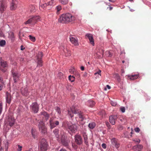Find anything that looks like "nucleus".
Segmentation results:
<instances>
[{
    "label": "nucleus",
    "mask_w": 151,
    "mask_h": 151,
    "mask_svg": "<svg viewBox=\"0 0 151 151\" xmlns=\"http://www.w3.org/2000/svg\"><path fill=\"white\" fill-rule=\"evenodd\" d=\"M62 126L66 128L71 135L72 134L75 133L78 129V126L76 124H73L66 121L63 122Z\"/></svg>",
    "instance_id": "obj_1"
},
{
    "label": "nucleus",
    "mask_w": 151,
    "mask_h": 151,
    "mask_svg": "<svg viewBox=\"0 0 151 151\" xmlns=\"http://www.w3.org/2000/svg\"><path fill=\"white\" fill-rule=\"evenodd\" d=\"M68 114L71 118L73 116L74 114H77L78 117L81 121H83L84 118L83 113L74 106L71 108L70 110H68Z\"/></svg>",
    "instance_id": "obj_2"
},
{
    "label": "nucleus",
    "mask_w": 151,
    "mask_h": 151,
    "mask_svg": "<svg viewBox=\"0 0 151 151\" xmlns=\"http://www.w3.org/2000/svg\"><path fill=\"white\" fill-rule=\"evenodd\" d=\"M75 18L68 13L62 14L58 19L59 22L63 23H67L74 20Z\"/></svg>",
    "instance_id": "obj_3"
},
{
    "label": "nucleus",
    "mask_w": 151,
    "mask_h": 151,
    "mask_svg": "<svg viewBox=\"0 0 151 151\" xmlns=\"http://www.w3.org/2000/svg\"><path fill=\"white\" fill-rule=\"evenodd\" d=\"M14 67H12V69L11 71V73L14 82L16 83L19 80L20 74L19 73L17 69L16 63H14Z\"/></svg>",
    "instance_id": "obj_4"
},
{
    "label": "nucleus",
    "mask_w": 151,
    "mask_h": 151,
    "mask_svg": "<svg viewBox=\"0 0 151 151\" xmlns=\"http://www.w3.org/2000/svg\"><path fill=\"white\" fill-rule=\"evenodd\" d=\"M41 151H46L48 146V142L44 139H42L40 142V145Z\"/></svg>",
    "instance_id": "obj_5"
},
{
    "label": "nucleus",
    "mask_w": 151,
    "mask_h": 151,
    "mask_svg": "<svg viewBox=\"0 0 151 151\" xmlns=\"http://www.w3.org/2000/svg\"><path fill=\"white\" fill-rule=\"evenodd\" d=\"M39 20L40 17L39 16H34L25 22L24 24H31L32 25H34Z\"/></svg>",
    "instance_id": "obj_6"
},
{
    "label": "nucleus",
    "mask_w": 151,
    "mask_h": 151,
    "mask_svg": "<svg viewBox=\"0 0 151 151\" xmlns=\"http://www.w3.org/2000/svg\"><path fill=\"white\" fill-rule=\"evenodd\" d=\"M38 123V127L39 131L42 133L45 134L47 132V128L43 122L40 120L39 121Z\"/></svg>",
    "instance_id": "obj_7"
},
{
    "label": "nucleus",
    "mask_w": 151,
    "mask_h": 151,
    "mask_svg": "<svg viewBox=\"0 0 151 151\" xmlns=\"http://www.w3.org/2000/svg\"><path fill=\"white\" fill-rule=\"evenodd\" d=\"M43 56V55L42 52H38L37 55V67H40L42 66L43 64L42 58Z\"/></svg>",
    "instance_id": "obj_8"
},
{
    "label": "nucleus",
    "mask_w": 151,
    "mask_h": 151,
    "mask_svg": "<svg viewBox=\"0 0 151 151\" xmlns=\"http://www.w3.org/2000/svg\"><path fill=\"white\" fill-rule=\"evenodd\" d=\"M15 122L14 117L12 116L9 115L6 119V124L12 127L14 124Z\"/></svg>",
    "instance_id": "obj_9"
},
{
    "label": "nucleus",
    "mask_w": 151,
    "mask_h": 151,
    "mask_svg": "<svg viewBox=\"0 0 151 151\" xmlns=\"http://www.w3.org/2000/svg\"><path fill=\"white\" fill-rule=\"evenodd\" d=\"M0 69L3 72H5L6 70V68L8 66L7 62L1 59L0 62Z\"/></svg>",
    "instance_id": "obj_10"
},
{
    "label": "nucleus",
    "mask_w": 151,
    "mask_h": 151,
    "mask_svg": "<svg viewBox=\"0 0 151 151\" xmlns=\"http://www.w3.org/2000/svg\"><path fill=\"white\" fill-rule=\"evenodd\" d=\"M69 39L71 42L75 46H78L79 45V42L77 37L75 36L71 35L70 36Z\"/></svg>",
    "instance_id": "obj_11"
},
{
    "label": "nucleus",
    "mask_w": 151,
    "mask_h": 151,
    "mask_svg": "<svg viewBox=\"0 0 151 151\" xmlns=\"http://www.w3.org/2000/svg\"><path fill=\"white\" fill-rule=\"evenodd\" d=\"M7 7L6 3L4 1H0V11L3 13L6 9Z\"/></svg>",
    "instance_id": "obj_12"
},
{
    "label": "nucleus",
    "mask_w": 151,
    "mask_h": 151,
    "mask_svg": "<svg viewBox=\"0 0 151 151\" xmlns=\"http://www.w3.org/2000/svg\"><path fill=\"white\" fill-rule=\"evenodd\" d=\"M39 106L36 102L32 103L30 106L31 109L35 113L37 112L39 110Z\"/></svg>",
    "instance_id": "obj_13"
},
{
    "label": "nucleus",
    "mask_w": 151,
    "mask_h": 151,
    "mask_svg": "<svg viewBox=\"0 0 151 151\" xmlns=\"http://www.w3.org/2000/svg\"><path fill=\"white\" fill-rule=\"evenodd\" d=\"M76 143L78 145H80L82 143V139L81 136L78 134H76L75 136Z\"/></svg>",
    "instance_id": "obj_14"
},
{
    "label": "nucleus",
    "mask_w": 151,
    "mask_h": 151,
    "mask_svg": "<svg viewBox=\"0 0 151 151\" xmlns=\"http://www.w3.org/2000/svg\"><path fill=\"white\" fill-rule=\"evenodd\" d=\"M50 128L52 129L59 125V122L58 121H54L53 119L51 118L50 120Z\"/></svg>",
    "instance_id": "obj_15"
},
{
    "label": "nucleus",
    "mask_w": 151,
    "mask_h": 151,
    "mask_svg": "<svg viewBox=\"0 0 151 151\" xmlns=\"http://www.w3.org/2000/svg\"><path fill=\"white\" fill-rule=\"evenodd\" d=\"M117 116L114 115L109 116V119L110 123L112 125H114L115 124V121L117 119Z\"/></svg>",
    "instance_id": "obj_16"
},
{
    "label": "nucleus",
    "mask_w": 151,
    "mask_h": 151,
    "mask_svg": "<svg viewBox=\"0 0 151 151\" xmlns=\"http://www.w3.org/2000/svg\"><path fill=\"white\" fill-rule=\"evenodd\" d=\"M41 116L43 118V120L47 121L49 119V114L47 112L45 111H43L41 113Z\"/></svg>",
    "instance_id": "obj_17"
},
{
    "label": "nucleus",
    "mask_w": 151,
    "mask_h": 151,
    "mask_svg": "<svg viewBox=\"0 0 151 151\" xmlns=\"http://www.w3.org/2000/svg\"><path fill=\"white\" fill-rule=\"evenodd\" d=\"M60 48L61 49L63 50L65 53V55L66 56H70L71 55V52L70 50H69L67 48H65V46H60Z\"/></svg>",
    "instance_id": "obj_18"
},
{
    "label": "nucleus",
    "mask_w": 151,
    "mask_h": 151,
    "mask_svg": "<svg viewBox=\"0 0 151 151\" xmlns=\"http://www.w3.org/2000/svg\"><path fill=\"white\" fill-rule=\"evenodd\" d=\"M18 2L16 0H12L11 4L10 9L12 10H14L17 7Z\"/></svg>",
    "instance_id": "obj_19"
},
{
    "label": "nucleus",
    "mask_w": 151,
    "mask_h": 151,
    "mask_svg": "<svg viewBox=\"0 0 151 151\" xmlns=\"http://www.w3.org/2000/svg\"><path fill=\"white\" fill-rule=\"evenodd\" d=\"M12 97L10 93L8 92H6V102L7 103L10 104L11 103Z\"/></svg>",
    "instance_id": "obj_20"
},
{
    "label": "nucleus",
    "mask_w": 151,
    "mask_h": 151,
    "mask_svg": "<svg viewBox=\"0 0 151 151\" xmlns=\"http://www.w3.org/2000/svg\"><path fill=\"white\" fill-rule=\"evenodd\" d=\"M143 146L141 145H138L134 146L132 148V149L134 151H140L142 149Z\"/></svg>",
    "instance_id": "obj_21"
},
{
    "label": "nucleus",
    "mask_w": 151,
    "mask_h": 151,
    "mask_svg": "<svg viewBox=\"0 0 151 151\" xmlns=\"http://www.w3.org/2000/svg\"><path fill=\"white\" fill-rule=\"evenodd\" d=\"M86 36H87L88 38L90 43L93 46L94 45V41L93 36L91 34H87Z\"/></svg>",
    "instance_id": "obj_22"
},
{
    "label": "nucleus",
    "mask_w": 151,
    "mask_h": 151,
    "mask_svg": "<svg viewBox=\"0 0 151 151\" xmlns=\"http://www.w3.org/2000/svg\"><path fill=\"white\" fill-rule=\"evenodd\" d=\"M21 92L24 96H27L29 94L28 88L27 87L22 88L21 89Z\"/></svg>",
    "instance_id": "obj_23"
},
{
    "label": "nucleus",
    "mask_w": 151,
    "mask_h": 151,
    "mask_svg": "<svg viewBox=\"0 0 151 151\" xmlns=\"http://www.w3.org/2000/svg\"><path fill=\"white\" fill-rule=\"evenodd\" d=\"M104 51L103 50H99V51L96 53V55L98 58H101L103 57Z\"/></svg>",
    "instance_id": "obj_24"
},
{
    "label": "nucleus",
    "mask_w": 151,
    "mask_h": 151,
    "mask_svg": "<svg viewBox=\"0 0 151 151\" xmlns=\"http://www.w3.org/2000/svg\"><path fill=\"white\" fill-rule=\"evenodd\" d=\"M53 3V1L52 0L50 1H49L47 3H45L41 4L40 6V7L44 9L47 5H50L51 6Z\"/></svg>",
    "instance_id": "obj_25"
},
{
    "label": "nucleus",
    "mask_w": 151,
    "mask_h": 151,
    "mask_svg": "<svg viewBox=\"0 0 151 151\" xmlns=\"http://www.w3.org/2000/svg\"><path fill=\"white\" fill-rule=\"evenodd\" d=\"M61 142L63 146H68L69 145L70 141L67 139L61 141Z\"/></svg>",
    "instance_id": "obj_26"
},
{
    "label": "nucleus",
    "mask_w": 151,
    "mask_h": 151,
    "mask_svg": "<svg viewBox=\"0 0 151 151\" xmlns=\"http://www.w3.org/2000/svg\"><path fill=\"white\" fill-rule=\"evenodd\" d=\"M8 38L10 39L12 41H13L14 40V33L12 32H10L9 33Z\"/></svg>",
    "instance_id": "obj_27"
},
{
    "label": "nucleus",
    "mask_w": 151,
    "mask_h": 151,
    "mask_svg": "<svg viewBox=\"0 0 151 151\" xmlns=\"http://www.w3.org/2000/svg\"><path fill=\"white\" fill-rule=\"evenodd\" d=\"M53 132L55 137L58 138L57 140L59 139V131L58 129H55L53 131Z\"/></svg>",
    "instance_id": "obj_28"
},
{
    "label": "nucleus",
    "mask_w": 151,
    "mask_h": 151,
    "mask_svg": "<svg viewBox=\"0 0 151 151\" xmlns=\"http://www.w3.org/2000/svg\"><path fill=\"white\" fill-rule=\"evenodd\" d=\"M95 104V102L92 100H89L88 102V106L90 107H93Z\"/></svg>",
    "instance_id": "obj_29"
},
{
    "label": "nucleus",
    "mask_w": 151,
    "mask_h": 151,
    "mask_svg": "<svg viewBox=\"0 0 151 151\" xmlns=\"http://www.w3.org/2000/svg\"><path fill=\"white\" fill-rule=\"evenodd\" d=\"M61 141L63 140L66 139H67V136L66 134L64 132H61L60 134Z\"/></svg>",
    "instance_id": "obj_30"
},
{
    "label": "nucleus",
    "mask_w": 151,
    "mask_h": 151,
    "mask_svg": "<svg viewBox=\"0 0 151 151\" xmlns=\"http://www.w3.org/2000/svg\"><path fill=\"white\" fill-rule=\"evenodd\" d=\"M96 123L93 122H91L88 125V127L91 129H94L96 127Z\"/></svg>",
    "instance_id": "obj_31"
},
{
    "label": "nucleus",
    "mask_w": 151,
    "mask_h": 151,
    "mask_svg": "<svg viewBox=\"0 0 151 151\" xmlns=\"http://www.w3.org/2000/svg\"><path fill=\"white\" fill-rule=\"evenodd\" d=\"M70 72H72L71 73H73V74H75L76 76L78 77L80 76L79 73L78 71H75L74 69L73 68L71 70L70 69Z\"/></svg>",
    "instance_id": "obj_32"
},
{
    "label": "nucleus",
    "mask_w": 151,
    "mask_h": 151,
    "mask_svg": "<svg viewBox=\"0 0 151 151\" xmlns=\"http://www.w3.org/2000/svg\"><path fill=\"white\" fill-rule=\"evenodd\" d=\"M139 77L138 75H129L128 77L130 80H134L137 78Z\"/></svg>",
    "instance_id": "obj_33"
},
{
    "label": "nucleus",
    "mask_w": 151,
    "mask_h": 151,
    "mask_svg": "<svg viewBox=\"0 0 151 151\" xmlns=\"http://www.w3.org/2000/svg\"><path fill=\"white\" fill-rule=\"evenodd\" d=\"M59 1L63 5H66L67 4L69 1V0H59Z\"/></svg>",
    "instance_id": "obj_34"
},
{
    "label": "nucleus",
    "mask_w": 151,
    "mask_h": 151,
    "mask_svg": "<svg viewBox=\"0 0 151 151\" xmlns=\"http://www.w3.org/2000/svg\"><path fill=\"white\" fill-rule=\"evenodd\" d=\"M55 109L56 110V111L58 113L59 115H61V111L60 108L58 107H55Z\"/></svg>",
    "instance_id": "obj_35"
},
{
    "label": "nucleus",
    "mask_w": 151,
    "mask_h": 151,
    "mask_svg": "<svg viewBox=\"0 0 151 151\" xmlns=\"http://www.w3.org/2000/svg\"><path fill=\"white\" fill-rule=\"evenodd\" d=\"M31 133L32 137L34 139H35L36 137V133L35 130L33 129H32L31 130Z\"/></svg>",
    "instance_id": "obj_36"
},
{
    "label": "nucleus",
    "mask_w": 151,
    "mask_h": 151,
    "mask_svg": "<svg viewBox=\"0 0 151 151\" xmlns=\"http://www.w3.org/2000/svg\"><path fill=\"white\" fill-rule=\"evenodd\" d=\"M56 9L57 10L56 13L58 14H59V12L61 9V6L60 5H58L56 7Z\"/></svg>",
    "instance_id": "obj_37"
},
{
    "label": "nucleus",
    "mask_w": 151,
    "mask_h": 151,
    "mask_svg": "<svg viewBox=\"0 0 151 151\" xmlns=\"http://www.w3.org/2000/svg\"><path fill=\"white\" fill-rule=\"evenodd\" d=\"M84 141V143H85L86 145H88V139L87 136H85V137H83Z\"/></svg>",
    "instance_id": "obj_38"
},
{
    "label": "nucleus",
    "mask_w": 151,
    "mask_h": 151,
    "mask_svg": "<svg viewBox=\"0 0 151 151\" xmlns=\"http://www.w3.org/2000/svg\"><path fill=\"white\" fill-rule=\"evenodd\" d=\"M69 80L71 82H73L75 80V78L73 76L70 75L68 77Z\"/></svg>",
    "instance_id": "obj_39"
},
{
    "label": "nucleus",
    "mask_w": 151,
    "mask_h": 151,
    "mask_svg": "<svg viewBox=\"0 0 151 151\" xmlns=\"http://www.w3.org/2000/svg\"><path fill=\"white\" fill-rule=\"evenodd\" d=\"M6 44V41L5 40H2L0 41V46H3Z\"/></svg>",
    "instance_id": "obj_40"
},
{
    "label": "nucleus",
    "mask_w": 151,
    "mask_h": 151,
    "mask_svg": "<svg viewBox=\"0 0 151 151\" xmlns=\"http://www.w3.org/2000/svg\"><path fill=\"white\" fill-rule=\"evenodd\" d=\"M29 38L30 40L33 42H34L35 41V38L34 37L32 36L31 35H29Z\"/></svg>",
    "instance_id": "obj_41"
},
{
    "label": "nucleus",
    "mask_w": 151,
    "mask_h": 151,
    "mask_svg": "<svg viewBox=\"0 0 151 151\" xmlns=\"http://www.w3.org/2000/svg\"><path fill=\"white\" fill-rule=\"evenodd\" d=\"M111 142L112 144L113 145H114L116 142H117L116 139L115 138H112L111 140Z\"/></svg>",
    "instance_id": "obj_42"
},
{
    "label": "nucleus",
    "mask_w": 151,
    "mask_h": 151,
    "mask_svg": "<svg viewBox=\"0 0 151 151\" xmlns=\"http://www.w3.org/2000/svg\"><path fill=\"white\" fill-rule=\"evenodd\" d=\"M18 148L17 149V150L18 151H21L22 150V147L21 146L19 145H17Z\"/></svg>",
    "instance_id": "obj_43"
},
{
    "label": "nucleus",
    "mask_w": 151,
    "mask_h": 151,
    "mask_svg": "<svg viewBox=\"0 0 151 151\" xmlns=\"http://www.w3.org/2000/svg\"><path fill=\"white\" fill-rule=\"evenodd\" d=\"M8 147V142H6L5 144V147L6 149V151H7Z\"/></svg>",
    "instance_id": "obj_44"
},
{
    "label": "nucleus",
    "mask_w": 151,
    "mask_h": 151,
    "mask_svg": "<svg viewBox=\"0 0 151 151\" xmlns=\"http://www.w3.org/2000/svg\"><path fill=\"white\" fill-rule=\"evenodd\" d=\"M2 104L1 103H0V114H1L2 110Z\"/></svg>",
    "instance_id": "obj_45"
},
{
    "label": "nucleus",
    "mask_w": 151,
    "mask_h": 151,
    "mask_svg": "<svg viewBox=\"0 0 151 151\" xmlns=\"http://www.w3.org/2000/svg\"><path fill=\"white\" fill-rule=\"evenodd\" d=\"M111 105L113 106H115L116 104V102L112 101H111Z\"/></svg>",
    "instance_id": "obj_46"
},
{
    "label": "nucleus",
    "mask_w": 151,
    "mask_h": 151,
    "mask_svg": "<svg viewBox=\"0 0 151 151\" xmlns=\"http://www.w3.org/2000/svg\"><path fill=\"white\" fill-rule=\"evenodd\" d=\"M32 8V9H30V11L31 12L34 11L35 10V7L34 6H32L30 8Z\"/></svg>",
    "instance_id": "obj_47"
},
{
    "label": "nucleus",
    "mask_w": 151,
    "mask_h": 151,
    "mask_svg": "<svg viewBox=\"0 0 151 151\" xmlns=\"http://www.w3.org/2000/svg\"><path fill=\"white\" fill-rule=\"evenodd\" d=\"M114 145H115V147L116 148H119V146H120V145L117 142H116L115 144Z\"/></svg>",
    "instance_id": "obj_48"
},
{
    "label": "nucleus",
    "mask_w": 151,
    "mask_h": 151,
    "mask_svg": "<svg viewBox=\"0 0 151 151\" xmlns=\"http://www.w3.org/2000/svg\"><path fill=\"white\" fill-rule=\"evenodd\" d=\"M135 131L137 132H139L140 131V129L139 127H136L134 129Z\"/></svg>",
    "instance_id": "obj_49"
},
{
    "label": "nucleus",
    "mask_w": 151,
    "mask_h": 151,
    "mask_svg": "<svg viewBox=\"0 0 151 151\" xmlns=\"http://www.w3.org/2000/svg\"><path fill=\"white\" fill-rule=\"evenodd\" d=\"M120 109L122 112H124L125 111V108L124 107H121L120 108Z\"/></svg>",
    "instance_id": "obj_50"
},
{
    "label": "nucleus",
    "mask_w": 151,
    "mask_h": 151,
    "mask_svg": "<svg viewBox=\"0 0 151 151\" xmlns=\"http://www.w3.org/2000/svg\"><path fill=\"white\" fill-rule=\"evenodd\" d=\"M102 147L104 149H106V145L105 143H103L102 144Z\"/></svg>",
    "instance_id": "obj_51"
},
{
    "label": "nucleus",
    "mask_w": 151,
    "mask_h": 151,
    "mask_svg": "<svg viewBox=\"0 0 151 151\" xmlns=\"http://www.w3.org/2000/svg\"><path fill=\"white\" fill-rule=\"evenodd\" d=\"M133 141L135 142H137L138 143H139L140 141V140L139 139H136L134 140Z\"/></svg>",
    "instance_id": "obj_52"
},
{
    "label": "nucleus",
    "mask_w": 151,
    "mask_h": 151,
    "mask_svg": "<svg viewBox=\"0 0 151 151\" xmlns=\"http://www.w3.org/2000/svg\"><path fill=\"white\" fill-rule=\"evenodd\" d=\"M101 70H99L98 72H97L96 73H94V74H95V75H96L97 74H98L99 75H101L100 73H101Z\"/></svg>",
    "instance_id": "obj_53"
},
{
    "label": "nucleus",
    "mask_w": 151,
    "mask_h": 151,
    "mask_svg": "<svg viewBox=\"0 0 151 151\" xmlns=\"http://www.w3.org/2000/svg\"><path fill=\"white\" fill-rule=\"evenodd\" d=\"M101 70H99L98 72H97L96 73H94V74H95V75H96L97 74H98L99 75H101L100 73H101Z\"/></svg>",
    "instance_id": "obj_54"
},
{
    "label": "nucleus",
    "mask_w": 151,
    "mask_h": 151,
    "mask_svg": "<svg viewBox=\"0 0 151 151\" xmlns=\"http://www.w3.org/2000/svg\"><path fill=\"white\" fill-rule=\"evenodd\" d=\"M1 139H0V151H3V149L1 146Z\"/></svg>",
    "instance_id": "obj_55"
},
{
    "label": "nucleus",
    "mask_w": 151,
    "mask_h": 151,
    "mask_svg": "<svg viewBox=\"0 0 151 151\" xmlns=\"http://www.w3.org/2000/svg\"><path fill=\"white\" fill-rule=\"evenodd\" d=\"M82 134L83 137H85V136H87L86 133V132H82Z\"/></svg>",
    "instance_id": "obj_56"
},
{
    "label": "nucleus",
    "mask_w": 151,
    "mask_h": 151,
    "mask_svg": "<svg viewBox=\"0 0 151 151\" xmlns=\"http://www.w3.org/2000/svg\"><path fill=\"white\" fill-rule=\"evenodd\" d=\"M116 78L117 79L118 81V82H119L120 81V76H118L117 77H116Z\"/></svg>",
    "instance_id": "obj_57"
},
{
    "label": "nucleus",
    "mask_w": 151,
    "mask_h": 151,
    "mask_svg": "<svg viewBox=\"0 0 151 151\" xmlns=\"http://www.w3.org/2000/svg\"><path fill=\"white\" fill-rule=\"evenodd\" d=\"M107 53H108V54H109L108 56L109 57H111L112 56L111 55V54L110 52L109 51L107 52Z\"/></svg>",
    "instance_id": "obj_58"
},
{
    "label": "nucleus",
    "mask_w": 151,
    "mask_h": 151,
    "mask_svg": "<svg viewBox=\"0 0 151 151\" xmlns=\"http://www.w3.org/2000/svg\"><path fill=\"white\" fill-rule=\"evenodd\" d=\"M101 113V114H102V116H103L104 115L105 113V111H104V110L102 111Z\"/></svg>",
    "instance_id": "obj_59"
},
{
    "label": "nucleus",
    "mask_w": 151,
    "mask_h": 151,
    "mask_svg": "<svg viewBox=\"0 0 151 151\" xmlns=\"http://www.w3.org/2000/svg\"><path fill=\"white\" fill-rule=\"evenodd\" d=\"M85 68L83 66H82L81 67V69L82 70H84Z\"/></svg>",
    "instance_id": "obj_60"
},
{
    "label": "nucleus",
    "mask_w": 151,
    "mask_h": 151,
    "mask_svg": "<svg viewBox=\"0 0 151 151\" xmlns=\"http://www.w3.org/2000/svg\"><path fill=\"white\" fill-rule=\"evenodd\" d=\"M107 9H109V10L111 11L113 7L111 6H109V7L107 8Z\"/></svg>",
    "instance_id": "obj_61"
},
{
    "label": "nucleus",
    "mask_w": 151,
    "mask_h": 151,
    "mask_svg": "<svg viewBox=\"0 0 151 151\" xmlns=\"http://www.w3.org/2000/svg\"><path fill=\"white\" fill-rule=\"evenodd\" d=\"M25 49L24 47H23V46L22 45H21V50H23Z\"/></svg>",
    "instance_id": "obj_62"
},
{
    "label": "nucleus",
    "mask_w": 151,
    "mask_h": 151,
    "mask_svg": "<svg viewBox=\"0 0 151 151\" xmlns=\"http://www.w3.org/2000/svg\"><path fill=\"white\" fill-rule=\"evenodd\" d=\"M114 75H115V77H116H116H117L118 76H119V74L118 73H115Z\"/></svg>",
    "instance_id": "obj_63"
},
{
    "label": "nucleus",
    "mask_w": 151,
    "mask_h": 151,
    "mask_svg": "<svg viewBox=\"0 0 151 151\" xmlns=\"http://www.w3.org/2000/svg\"><path fill=\"white\" fill-rule=\"evenodd\" d=\"M59 151H67L64 149H62Z\"/></svg>",
    "instance_id": "obj_64"
}]
</instances>
